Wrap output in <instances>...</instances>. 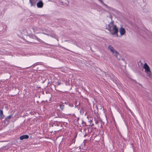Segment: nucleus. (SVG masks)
<instances>
[{
  "mask_svg": "<svg viewBox=\"0 0 152 152\" xmlns=\"http://www.w3.org/2000/svg\"><path fill=\"white\" fill-rule=\"evenodd\" d=\"M99 1L103 4V5L104 6L106 7L108 9H110V7L108 6L107 5L104 4V2L102 0H99Z\"/></svg>",
  "mask_w": 152,
  "mask_h": 152,
  "instance_id": "10",
  "label": "nucleus"
},
{
  "mask_svg": "<svg viewBox=\"0 0 152 152\" xmlns=\"http://www.w3.org/2000/svg\"><path fill=\"white\" fill-rule=\"evenodd\" d=\"M35 38L38 41L41 42V41L36 36H35Z\"/></svg>",
  "mask_w": 152,
  "mask_h": 152,
  "instance_id": "17",
  "label": "nucleus"
},
{
  "mask_svg": "<svg viewBox=\"0 0 152 152\" xmlns=\"http://www.w3.org/2000/svg\"><path fill=\"white\" fill-rule=\"evenodd\" d=\"M83 130H84V131H86V129L85 128H84L83 129Z\"/></svg>",
  "mask_w": 152,
  "mask_h": 152,
  "instance_id": "22",
  "label": "nucleus"
},
{
  "mask_svg": "<svg viewBox=\"0 0 152 152\" xmlns=\"http://www.w3.org/2000/svg\"><path fill=\"white\" fill-rule=\"evenodd\" d=\"M43 3L41 1H39L37 4V5L38 8H42L43 6Z\"/></svg>",
  "mask_w": 152,
  "mask_h": 152,
  "instance_id": "4",
  "label": "nucleus"
},
{
  "mask_svg": "<svg viewBox=\"0 0 152 152\" xmlns=\"http://www.w3.org/2000/svg\"><path fill=\"white\" fill-rule=\"evenodd\" d=\"M0 116L1 117L2 119L4 118V115L3 114V110H0Z\"/></svg>",
  "mask_w": 152,
  "mask_h": 152,
  "instance_id": "11",
  "label": "nucleus"
},
{
  "mask_svg": "<svg viewBox=\"0 0 152 152\" xmlns=\"http://www.w3.org/2000/svg\"><path fill=\"white\" fill-rule=\"evenodd\" d=\"M58 117L62 118H64V117L65 115L64 114H58Z\"/></svg>",
  "mask_w": 152,
  "mask_h": 152,
  "instance_id": "14",
  "label": "nucleus"
},
{
  "mask_svg": "<svg viewBox=\"0 0 152 152\" xmlns=\"http://www.w3.org/2000/svg\"><path fill=\"white\" fill-rule=\"evenodd\" d=\"M98 121H96L95 123L97 124L98 123Z\"/></svg>",
  "mask_w": 152,
  "mask_h": 152,
  "instance_id": "21",
  "label": "nucleus"
},
{
  "mask_svg": "<svg viewBox=\"0 0 152 152\" xmlns=\"http://www.w3.org/2000/svg\"><path fill=\"white\" fill-rule=\"evenodd\" d=\"M108 76H109L110 79L112 80H113L114 77V76L112 74H110V75H108Z\"/></svg>",
  "mask_w": 152,
  "mask_h": 152,
  "instance_id": "13",
  "label": "nucleus"
},
{
  "mask_svg": "<svg viewBox=\"0 0 152 152\" xmlns=\"http://www.w3.org/2000/svg\"><path fill=\"white\" fill-rule=\"evenodd\" d=\"M37 63H35V64H34L33 65H32V66H33V67H34L35 66L37 65Z\"/></svg>",
  "mask_w": 152,
  "mask_h": 152,
  "instance_id": "20",
  "label": "nucleus"
},
{
  "mask_svg": "<svg viewBox=\"0 0 152 152\" xmlns=\"http://www.w3.org/2000/svg\"><path fill=\"white\" fill-rule=\"evenodd\" d=\"M86 134L85 135H84V137H86Z\"/></svg>",
  "mask_w": 152,
  "mask_h": 152,
  "instance_id": "26",
  "label": "nucleus"
},
{
  "mask_svg": "<svg viewBox=\"0 0 152 152\" xmlns=\"http://www.w3.org/2000/svg\"><path fill=\"white\" fill-rule=\"evenodd\" d=\"M118 30L116 25H114L112 31L110 32L112 35H115L116 37H118Z\"/></svg>",
  "mask_w": 152,
  "mask_h": 152,
  "instance_id": "2",
  "label": "nucleus"
},
{
  "mask_svg": "<svg viewBox=\"0 0 152 152\" xmlns=\"http://www.w3.org/2000/svg\"><path fill=\"white\" fill-rule=\"evenodd\" d=\"M29 136L27 135H24L20 136V139L21 140H23L24 139H27L28 138Z\"/></svg>",
  "mask_w": 152,
  "mask_h": 152,
  "instance_id": "7",
  "label": "nucleus"
},
{
  "mask_svg": "<svg viewBox=\"0 0 152 152\" xmlns=\"http://www.w3.org/2000/svg\"><path fill=\"white\" fill-rule=\"evenodd\" d=\"M61 104H59L60 107L61 109L63 110L64 108V105L63 102H61Z\"/></svg>",
  "mask_w": 152,
  "mask_h": 152,
  "instance_id": "9",
  "label": "nucleus"
},
{
  "mask_svg": "<svg viewBox=\"0 0 152 152\" xmlns=\"http://www.w3.org/2000/svg\"><path fill=\"white\" fill-rule=\"evenodd\" d=\"M148 74V76H149L150 78L152 77V74L151 73V71H150V72H149L146 73Z\"/></svg>",
  "mask_w": 152,
  "mask_h": 152,
  "instance_id": "15",
  "label": "nucleus"
},
{
  "mask_svg": "<svg viewBox=\"0 0 152 152\" xmlns=\"http://www.w3.org/2000/svg\"><path fill=\"white\" fill-rule=\"evenodd\" d=\"M64 103H65V104H68V103H67V102H64Z\"/></svg>",
  "mask_w": 152,
  "mask_h": 152,
  "instance_id": "24",
  "label": "nucleus"
},
{
  "mask_svg": "<svg viewBox=\"0 0 152 152\" xmlns=\"http://www.w3.org/2000/svg\"><path fill=\"white\" fill-rule=\"evenodd\" d=\"M134 81L136 83H137L136 81L135 80H134Z\"/></svg>",
  "mask_w": 152,
  "mask_h": 152,
  "instance_id": "23",
  "label": "nucleus"
},
{
  "mask_svg": "<svg viewBox=\"0 0 152 152\" xmlns=\"http://www.w3.org/2000/svg\"><path fill=\"white\" fill-rule=\"evenodd\" d=\"M119 31L121 35H124L126 32L125 29L122 27H121L120 28Z\"/></svg>",
  "mask_w": 152,
  "mask_h": 152,
  "instance_id": "5",
  "label": "nucleus"
},
{
  "mask_svg": "<svg viewBox=\"0 0 152 152\" xmlns=\"http://www.w3.org/2000/svg\"><path fill=\"white\" fill-rule=\"evenodd\" d=\"M94 124H93L92 125V126H94Z\"/></svg>",
  "mask_w": 152,
  "mask_h": 152,
  "instance_id": "28",
  "label": "nucleus"
},
{
  "mask_svg": "<svg viewBox=\"0 0 152 152\" xmlns=\"http://www.w3.org/2000/svg\"><path fill=\"white\" fill-rule=\"evenodd\" d=\"M77 106V105L76 106V105H75V107H76Z\"/></svg>",
  "mask_w": 152,
  "mask_h": 152,
  "instance_id": "27",
  "label": "nucleus"
},
{
  "mask_svg": "<svg viewBox=\"0 0 152 152\" xmlns=\"http://www.w3.org/2000/svg\"><path fill=\"white\" fill-rule=\"evenodd\" d=\"M60 84V83H58V85H59Z\"/></svg>",
  "mask_w": 152,
  "mask_h": 152,
  "instance_id": "25",
  "label": "nucleus"
},
{
  "mask_svg": "<svg viewBox=\"0 0 152 152\" xmlns=\"http://www.w3.org/2000/svg\"><path fill=\"white\" fill-rule=\"evenodd\" d=\"M113 26L112 25H111V24L110 23L108 25V28H106V29H107L110 32H111L112 31V30L111 29V27Z\"/></svg>",
  "mask_w": 152,
  "mask_h": 152,
  "instance_id": "8",
  "label": "nucleus"
},
{
  "mask_svg": "<svg viewBox=\"0 0 152 152\" xmlns=\"http://www.w3.org/2000/svg\"><path fill=\"white\" fill-rule=\"evenodd\" d=\"M50 36L53 38H56V35L54 34H51L50 35Z\"/></svg>",
  "mask_w": 152,
  "mask_h": 152,
  "instance_id": "16",
  "label": "nucleus"
},
{
  "mask_svg": "<svg viewBox=\"0 0 152 152\" xmlns=\"http://www.w3.org/2000/svg\"><path fill=\"white\" fill-rule=\"evenodd\" d=\"M108 49L112 52L113 55V56H115L118 60H120V59H118L117 58L118 56V52L115 50L113 47L110 45H109L108 46Z\"/></svg>",
  "mask_w": 152,
  "mask_h": 152,
  "instance_id": "1",
  "label": "nucleus"
},
{
  "mask_svg": "<svg viewBox=\"0 0 152 152\" xmlns=\"http://www.w3.org/2000/svg\"><path fill=\"white\" fill-rule=\"evenodd\" d=\"M69 105L71 107H73V104L71 103H69Z\"/></svg>",
  "mask_w": 152,
  "mask_h": 152,
  "instance_id": "18",
  "label": "nucleus"
},
{
  "mask_svg": "<svg viewBox=\"0 0 152 152\" xmlns=\"http://www.w3.org/2000/svg\"><path fill=\"white\" fill-rule=\"evenodd\" d=\"M144 68L145 69V72L146 73L149 72H150V69L149 66L146 63L144 64Z\"/></svg>",
  "mask_w": 152,
  "mask_h": 152,
  "instance_id": "3",
  "label": "nucleus"
},
{
  "mask_svg": "<svg viewBox=\"0 0 152 152\" xmlns=\"http://www.w3.org/2000/svg\"><path fill=\"white\" fill-rule=\"evenodd\" d=\"M12 115H9L8 116H7V117L6 118H5V120L6 121H8V119H10L12 118Z\"/></svg>",
  "mask_w": 152,
  "mask_h": 152,
  "instance_id": "12",
  "label": "nucleus"
},
{
  "mask_svg": "<svg viewBox=\"0 0 152 152\" xmlns=\"http://www.w3.org/2000/svg\"><path fill=\"white\" fill-rule=\"evenodd\" d=\"M113 23H114V21H111L110 23V24H111V25H112L113 26L114 25H113Z\"/></svg>",
  "mask_w": 152,
  "mask_h": 152,
  "instance_id": "19",
  "label": "nucleus"
},
{
  "mask_svg": "<svg viewBox=\"0 0 152 152\" xmlns=\"http://www.w3.org/2000/svg\"><path fill=\"white\" fill-rule=\"evenodd\" d=\"M38 0H29L30 2L31 6L35 5L36 3L38 1Z\"/></svg>",
  "mask_w": 152,
  "mask_h": 152,
  "instance_id": "6",
  "label": "nucleus"
}]
</instances>
